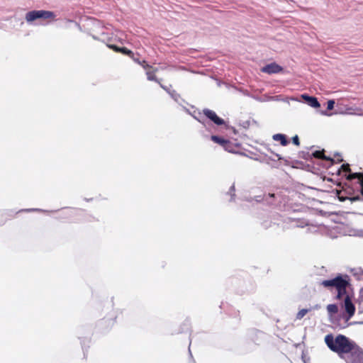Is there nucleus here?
I'll use <instances>...</instances> for the list:
<instances>
[{
	"label": "nucleus",
	"instance_id": "nucleus-23",
	"mask_svg": "<svg viewBox=\"0 0 363 363\" xmlns=\"http://www.w3.org/2000/svg\"><path fill=\"white\" fill-rule=\"evenodd\" d=\"M135 62H136L137 64H140L141 62V61L139 60V58L138 57H135V54L133 53V57H130Z\"/></svg>",
	"mask_w": 363,
	"mask_h": 363
},
{
	"label": "nucleus",
	"instance_id": "nucleus-6",
	"mask_svg": "<svg viewBox=\"0 0 363 363\" xmlns=\"http://www.w3.org/2000/svg\"><path fill=\"white\" fill-rule=\"evenodd\" d=\"M203 113L206 118H208L217 125H221L225 124L224 120L218 117L216 112L212 110H210L208 108H204L203 110Z\"/></svg>",
	"mask_w": 363,
	"mask_h": 363
},
{
	"label": "nucleus",
	"instance_id": "nucleus-24",
	"mask_svg": "<svg viewBox=\"0 0 363 363\" xmlns=\"http://www.w3.org/2000/svg\"><path fill=\"white\" fill-rule=\"evenodd\" d=\"M358 111V115L362 116L363 115V110L361 108H357L356 109Z\"/></svg>",
	"mask_w": 363,
	"mask_h": 363
},
{
	"label": "nucleus",
	"instance_id": "nucleus-15",
	"mask_svg": "<svg viewBox=\"0 0 363 363\" xmlns=\"http://www.w3.org/2000/svg\"><path fill=\"white\" fill-rule=\"evenodd\" d=\"M327 311L330 317L334 316L338 312V306L336 304H328Z\"/></svg>",
	"mask_w": 363,
	"mask_h": 363
},
{
	"label": "nucleus",
	"instance_id": "nucleus-10",
	"mask_svg": "<svg viewBox=\"0 0 363 363\" xmlns=\"http://www.w3.org/2000/svg\"><path fill=\"white\" fill-rule=\"evenodd\" d=\"M157 72V68H155L152 67V69L146 70L147 78L149 81H154L158 83L161 87L164 89V87L161 84L160 80L156 77L155 73Z\"/></svg>",
	"mask_w": 363,
	"mask_h": 363
},
{
	"label": "nucleus",
	"instance_id": "nucleus-18",
	"mask_svg": "<svg viewBox=\"0 0 363 363\" xmlns=\"http://www.w3.org/2000/svg\"><path fill=\"white\" fill-rule=\"evenodd\" d=\"M308 311H309V310L306 309V308L300 310L296 314V319H298V320L302 319L307 314V313Z\"/></svg>",
	"mask_w": 363,
	"mask_h": 363
},
{
	"label": "nucleus",
	"instance_id": "nucleus-4",
	"mask_svg": "<svg viewBox=\"0 0 363 363\" xmlns=\"http://www.w3.org/2000/svg\"><path fill=\"white\" fill-rule=\"evenodd\" d=\"M56 15L54 12L45 10H33L26 14L25 18L28 23H31L37 19L48 20L50 21H55Z\"/></svg>",
	"mask_w": 363,
	"mask_h": 363
},
{
	"label": "nucleus",
	"instance_id": "nucleus-5",
	"mask_svg": "<svg viewBox=\"0 0 363 363\" xmlns=\"http://www.w3.org/2000/svg\"><path fill=\"white\" fill-rule=\"evenodd\" d=\"M344 359L346 363H363V349L356 343Z\"/></svg>",
	"mask_w": 363,
	"mask_h": 363
},
{
	"label": "nucleus",
	"instance_id": "nucleus-14",
	"mask_svg": "<svg viewBox=\"0 0 363 363\" xmlns=\"http://www.w3.org/2000/svg\"><path fill=\"white\" fill-rule=\"evenodd\" d=\"M272 138L275 141H279L281 145L283 146H286L289 144V141L287 140L286 135L284 134H275L273 135Z\"/></svg>",
	"mask_w": 363,
	"mask_h": 363
},
{
	"label": "nucleus",
	"instance_id": "nucleus-12",
	"mask_svg": "<svg viewBox=\"0 0 363 363\" xmlns=\"http://www.w3.org/2000/svg\"><path fill=\"white\" fill-rule=\"evenodd\" d=\"M302 97L307 101L308 105H310L311 107L319 108L320 106V103L315 97L309 96L307 95H303Z\"/></svg>",
	"mask_w": 363,
	"mask_h": 363
},
{
	"label": "nucleus",
	"instance_id": "nucleus-7",
	"mask_svg": "<svg viewBox=\"0 0 363 363\" xmlns=\"http://www.w3.org/2000/svg\"><path fill=\"white\" fill-rule=\"evenodd\" d=\"M283 68L275 62L268 64L261 69V71L264 73L269 74H277L281 72Z\"/></svg>",
	"mask_w": 363,
	"mask_h": 363
},
{
	"label": "nucleus",
	"instance_id": "nucleus-26",
	"mask_svg": "<svg viewBox=\"0 0 363 363\" xmlns=\"http://www.w3.org/2000/svg\"><path fill=\"white\" fill-rule=\"evenodd\" d=\"M268 196L269 197H274V194H269Z\"/></svg>",
	"mask_w": 363,
	"mask_h": 363
},
{
	"label": "nucleus",
	"instance_id": "nucleus-21",
	"mask_svg": "<svg viewBox=\"0 0 363 363\" xmlns=\"http://www.w3.org/2000/svg\"><path fill=\"white\" fill-rule=\"evenodd\" d=\"M341 169L345 172H351V169L350 167V165L349 164H343L342 166H341Z\"/></svg>",
	"mask_w": 363,
	"mask_h": 363
},
{
	"label": "nucleus",
	"instance_id": "nucleus-16",
	"mask_svg": "<svg viewBox=\"0 0 363 363\" xmlns=\"http://www.w3.org/2000/svg\"><path fill=\"white\" fill-rule=\"evenodd\" d=\"M211 140L214 143L218 144L221 147H223V145L226 143V139H224L223 138L217 135H211Z\"/></svg>",
	"mask_w": 363,
	"mask_h": 363
},
{
	"label": "nucleus",
	"instance_id": "nucleus-13",
	"mask_svg": "<svg viewBox=\"0 0 363 363\" xmlns=\"http://www.w3.org/2000/svg\"><path fill=\"white\" fill-rule=\"evenodd\" d=\"M123 33L120 31H117L114 37L108 38L107 39V43H120L121 44L123 43V40L122 38V35Z\"/></svg>",
	"mask_w": 363,
	"mask_h": 363
},
{
	"label": "nucleus",
	"instance_id": "nucleus-20",
	"mask_svg": "<svg viewBox=\"0 0 363 363\" xmlns=\"http://www.w3.org/2000/svg\"><path fill=\"white\" fill-rule=\"evenodd\" d=\"M335 105V101L334 100H329L327 103V109L329 111H331L333 109Z\"/></svg>",
	"mask_w": 363,
	"mask_h": 363
},
{
	"label": "nucleus",
	"instance_id": "nucleus-22",
	"mask_svg": "<svg viewBox=\"0 0 363 363\" xmlns=\"http://www.w3.org/2000/svg\"><path fill=\"white\" fill-rule=\"evenodd\" d=\"M293 143L297 146L300 145L299 138L298 135H295L292 138Z\"/></svg>",
	"mask_w": 363,
	"mask_h": 363
},
{
	"label": "nucleus",
	"instance_id": "nucleus-2",
	"mask_svg": "<svg viewBox=\"0 0 363 363\" xmlns=\"http://www.w3.org/2000/svg\"><path fill=\"white\" fill-rule=\"evenodd\" d=\"M324 341L327 347L340 358H345V354L356 344L354 341L342 334H328L325 336Z\"/></svg>",
	"mask_w": 363,
	"mask_h": 363
},
{
	"label": "nucleus",
	"instance_id": "nucleus-11",
	"mask_svg": "<svg viewBox=\"0 0 363 363\" xmlns=\"http://www.w3.org/2000/svg\"><path fill=\"white\" fill-rule=\"evenodd\" d=\"M312 155L315 158H317V159H320V160H325V161H330L332 162H333V159H332L330 157H328V156L325 155V150H316L314 152H313Z\"/></svg>",
	"mask_w": 363,
	"mask_h": 363
},
{
	"label": "nucleus",
	"instance_id": "nucleus-17",
	"mask_svg": "<svg viewBox=\"0 0 363 363\" xmlns=\"http://www.w3.org/2000/svg\"><path fill=\"white\" fill-rule=\"evenodd\" d=\"M223 147L228 152H233L234 150L233 144L228 140H226V143H225Z\"/></svg>",
	"mask_w": 363,
	"mask_h": 363
},
{
	"label": "nucleus",
	"instance_id": "nucleus-3",
	"mask_svg": "<svg viewBox=\"0 0 363 363\" xmlns=\"http://www.w3.org/2000/svg\"><path fill=\"white\" fill-rule=\"evenodd\" d=\"M84 216V212L82 210L67 208L58 213L57 218L64 223H72L79 222Z\"/></svg>",
	"mask_w": 363,
	"mask_h": 363
},
{
	"label": "nucleus",
	"instance_id": "nucleus-19",
	"mask_svg": "<svg viewBox=\"0 0 363 363\" xmlns=\"http://www.w3.org/2000/svg\"><path fill=\"white\" fill-rule=\"evenodd\" d=\"M139 65L146 70L152 69V66L148 65L145 60H142Z\"/></svg>",
	"mask_w": 363,
	"mask_h": 363
},
{
	"label": "nucleus",
	"instance_id": "nucleus-9",
	"mask_svg": "<svg viewBox=\"0 0 363 363\" xmlns=\"http://www.w3.org/2000/svg\"><path fill=\"white\" fill-rule=\"evenodd\" d=\"M346 179L349 181H351L354 179H358V183L360 185V192L362 196H363V173L362 172H356V173H350Z\"/></svg>",
	"mask_w": 363,
	"mask_h": 363
},
{
	"label": "nucleus",
	"instance_id": "nucleus-25",
	"mask_svg": "<svg viewBox=\"0 0 363 363\" xmlns=\"http://www.w3.org/2000/svg\"><path fill=\"white\" fill-rule=\"evenodd\" d=\"M360 296L363 298V288L360 289Z\"/></svg>",
	"mask_w": 363,
	"mask_h": 363
},
{
	"label": "nucleus",
	"instance_id": "nucleus-1",
	"mask_svg": "<svg viewBox=\"0 0 363 363\" xmlns=\"http://www.w3.org/2000/svg\"><path fill=\"white\" fill-rule=\"evenodd\" d=\"M320 285L328 289L335 288L337 300H341L345 296L342 306L347 313V319H350L354 315L355 306L347 292V289L350 286L349 276L339 274L334 279L322 281Z\"/></svg>",
	"mask_w": 363,
	"mask_h": 363
},
{
	"label": "nucleus",
	"instance_id": "nucleus-8",
	"mask_svg": "<svg viewBox=\"0 0 363 363\" xmlns=\"http://www.w3.org/2000/svg\"><path fill=\"white\" fill-rule=\"evenodd\" d=\"M107 47L116 52H120L123 55H127L129 57H133V52L125 47H118L113 43H107Z\"/></svg>",
	"mask_w": 363,
	"mask_h": 363
}]
</instances>
